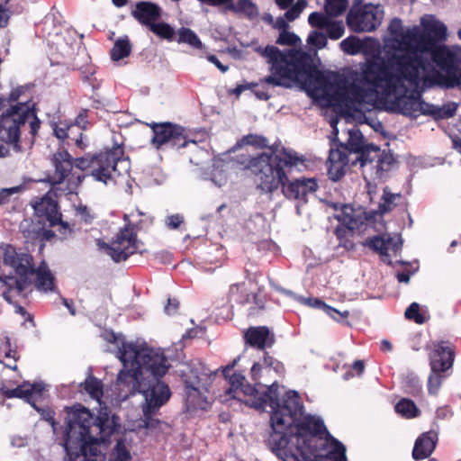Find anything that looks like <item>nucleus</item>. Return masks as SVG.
<instances>
[{"instance_id": "43", "label": "nucleus", "mask_w": 461, "mask_h": 461, "mask_svg": "<svg viewBox=\"0 0 461 461\" xmlns=\"http://www.w3.org/2000/svg\"><path fill=\"white\" fill-rule=\"evenodd\" d=\"M176 41L178 43L188 44L197 50H201L203 46L196 33L193 30L185 27H182L178 30Z\"/></svg>"}, {"instance_id": "17", "label": "nucleus", "mask_w": 461, "mask_h": 461, "mask_svg": "<svg viewBox=\"0 0 461 461\" xmlns=\"http://www.w3.org/2000/svg\"><path fill=\"white\" fill-rule=\"evenodd\" d=\"M239 361V357L235 358L230 364L222 367L221 373L226 380L230 384V387L226 390V395L230 398L237 399L240 402H244L246 405L250 407V402L260 398L261 393L256 385H251L249 383H245L246 378L240 373H230L235 367Z\"/></svg>"}, {"instance_id": "61", "label": "nucleus", "mask_w": 461, "mask_h": 461, "mask_svg": "<svg viewBox=\"0 0 461 461\" xmlns=\"http://www.w3.org/2000/svg\"><path fill=\"white\" fill-rule=\"evenodd\" d=\"M179 309V301L176 298H168L165 306V312L168 315H175Z\"/></svg>"}, {"instance_id": "34", "label": "nucleus", "mask_w": 461, "mask_h": 461, "mask_svg": "<svg viewBox=\"0 0 461 461\" xmlns=\"http://www.w3.org/2000/svg\"><path fill=\"white\" fill-rule=\"evenodd\" d=\"M402 200V194L401 192H393L389 186H384L376 206V216H384L393 212L401 203Z\"/></svg>"}, {"instance_id": "18", "label": "nucleus", "mask_w": 461, "mask_h": 461, "mask_svg": "<svg viewBox=\"0 0 461 461\" xmlns=\"http://www.w3.org/2000/svg\"><path fill=\"white\" fill-rule=\"evenodd\" d=\"M430 59L440 69L439 72L443 75H450L461 67V46H437L429 51V62Z\"/></svg>"}, {"instance_id": "7", "label": "nucleus", "mask_w": 461, "mask_h": 461, "mask_svg": "<svg viewBox=\"0 0 461 461\" xmlns=\"http://www.w3.org/2000/svg\"><path fill=\"white\" fill-rule=\"evenodd\" d=\"M23 91L15 88L11 91L7 99H5V106H10L0 115V134L6 144L13 146L16 152L22 150L21 135L28 130L30 140L34 142L41 128V120L37 117L25 103H16Z\"/></svg>"}, {"instance_id": "48", "label": "nucleus", "mask_w": 461, "mask_h": 461, "mask_svg": "<svg viewBox=\"0 0 461 461\" xmlns=\"http://www.w3.org/2000/svg\"><path fill=\"white\" fill-rule=\"evenodd\" d=\"M263 365L271 372H274L278 376H284L285 367L284 364L274 357L270 356L268 352H265L262 359Z\"/></svg>"}, {"instance_id": "13", "label": "nucleus", "mask_w": 461, "mask_h": 461, "mask_svg": "<svg viewBox=\"0 0 461 461\" xmlns=\"http://www.w3.org/2000/svg\"><path fill=\"white\" fill-rule=\"evenodd\" d=\"M123 221L125 226L120 230L115 239L107 247L108 255L117 263L126 260L138 251L140 242L137 239V230H141L145 224L153 223V219L149 216L131 224L130 216L125 214Z\"/></svg>"}, {"instance_id": "1", "label": "nucleus", "mask_w": 461, "mask_h": 461, "mask_svg": "<svg viewBox=\"0 0 461 461\" xmlns=\"http://www.w3.org/2000/svg\"><path fill=\"white\" fill-rule=\"evenodd\" d=\"M264 56L270 64V75L266 79L269 83L287 88L296 82L309 93L322 92L333 104L345 105L348 109L367 104L371 106L367 110L375 109L374 54L359 64V70L352 72L350 85L338 75H325L304 52L283 53L277 47L267 46Z\"/></svg>"}, {"instance_id": "6", "label": "nucleus", "mask_w": 461, "mask_h": 461, "mask_svg": "<svg viewBox=\"0 0 461 461\" xmlns=\"http://www.w3.org/2000/svg\"><path fill=\"white\" fill-rule=\"evenodd\" d=\"M412 74L380 92L378 101L384 100L391 108L410 117L420 114L431 115L435 119H448L453 117L457 110V104L448 102L442 106H437L421 100V92L427 86L428 73H420V78H412Z\"/></svg>"}, {"instance_id": "44", "label": "nucleus", "mask_w": 461, "mask_h": 461, "mask_svg": "<svg viewBox=\"0 0 461 461\" xmlns=\"http://www.w3.org/2000/svg\"><path fill=\"white\" fill-rule=\"evenodd\" d=\"M395 411L407 419L418 417L420 412L414 402L407 398H402L396 403Z\"/></svg>"}, {"instance_id": "4", "label": "nucleus", "mask_w": 461, "mask_h": 461, "mask_svg": "<svg viewBox=\"0 0 461 461\" xmlns=\"http://www.w3.org/2000/svg\"><path fill=\"white\" fill-rule=\"evenodd\" d=\"M301 161L295 153L284 149L278 154L263 152L249 159L246 168L254 176L257 189L262 194H272L282 188V194L289 200L308 201V195L314 194L318 188L313 177H300L289 181L286 169L298 165Z\"/></svg>"}, {"instance_id": "52", "label": "nucleus", "mask_w": 461, "mask_h": 461, "mask_svg": "<svg viewBox=\"0 0 461 461\" xmlns=\"http://www.w3.org/2000/svg\"><path fill=\"white\" fill-rule=\"evenodd\" d=\"M420 305L417 303H412L405 311V317L409 320H413L418 324L425 322V318L419 312Z\"/></svg>"}, {"instance_id": "28", "label": "nucleus", "mask_w": 461, "mask_h": 461, "mask_svg": "<svg viewBox=\"0 0 461 461\" xmlns=\"http://www.w3.org/2000/svg\"><path fill=\"white\" fill-rule=\"evenodd\" d=\"M30 278L32 279V285L39 292L49 293L55 289V276L44 260L30 274Z\"/></svg>"}, {"instance_id": "59", "label": "nucleus", "mask_w": 461, "mask_h": 461, "mask_svg": "<svg viewBox=\"0 0 461 461\" xmlns=\"http://www.w3.org/2000/svg\"><path fill=\"white\" fill-rule=\"evenodd\" d=\"M184 222L183 215L179 213L169 215L166 218L165 223L168 229H177Z\"/></svg>"}, {"instance_id": "41", "label": "nucleus", "mask_w": 461, "mask_h": 461, "mask_svg": "<svg viewBox=\"0 0 461 461\" xmlns=\"http://www.w3.org/2000/svg\"><path fill=\"white\" fill-rule=\"evenodd\" d=\"M232 1L225 3L227 8L235 13H243L248 17L253 18L258 14V7L251 0H239L236 5Z\"/></svg>"}, {"instance_id": "20", "label": "nucleus", "mask_w": 461, "mask_h": 461, "mask_svg": "<svg viewBox=\"0 0 461 461\" xmlns=\"http://www.w3.org/2000/svg\"><path fill=\"white\" fill-rule=\"evenodd\" d=\"M385 222L376 220V251L381 259L387 265H393V258H396L402 249V240L398 234L383 232Z\"/></svg>"}, {"instance_id": "22", "label": "nucleus", "mask_w": 461, "mask_h": 461, "mask_svg": "<svg viewBox=\"0 0 461 461\" xmlns=\"http://www.w3.org/2000/svg\"><path fill=\"white\" fill-rule=\"evenodd\" d=\"M31 203L41 222L48 223L50 227H54L60 222L62 214L59 211V203L50 192L42 197L32 201Z\"/></svg>"}, {"instance_id": "35", "label": "nucleus", "mask_w": 461, "mask_h": 461, "mask_svg": "<svg viewBox=\"0 0 461 461\" xmlns=\"http://www.w3.org/2000/svg\"><path fill=\"white\" fill-rule=\"evenodd\" d=\"M376 178H386L398 168V161L390 149L380 150L376 147Z\"/></svg>"}, {"instance_id": "14", "label": "nucleus", "mask_w": 461, "mask_h": 461, "mask_svg": "<svg viewBox=\"0 0 461 461\" xmlns=\"http://www.w3.org/2000/svg\"><path fill=\"white\" fill-rule=\"evenodd\" d=\"M146 124L153 132L150 144L158 150L164 146L179 149L186 147L189 142L195 143V141L187 139L185 129L179 124L170 122H152Z\"/></svg>"}, {"instance_id": "3", "label": "nucleus", "mask_w": 461, "mask_h": 461, "mask_svg": "<svg viewBox=\"0 0 461 461\" xmlns=\"http://www.w3.org/2000/svg\"><path fill=\"white\" fill-rule=\"evenodd\" d=\"M67 412L68 421L64 447L70 458L73 461H105L101 442L116 431L119 418L111 417L108 407L99 409L96 417L81 404L67 408Z\"/></svg>"}, {"instance_id": "50", "label": "nucleus", "mask_w": 461, "mask_h": 461, "mask_svg": "<svg viewBox=\"0 0 461 461\" xmlns=\"http://www.w3.org/2000/svg\"><path fill=\"white\" fill-rule=\"evenodd\" d=\"M325 29L327 30L328 37L331 40H339L345 32V27L341 21L332 22L330 20Z\"/></svg>"}, {"instance_id": "19", "label": "nucleus", "mask_w": 461, "mask_h": 461, "mask_svg": "<svg viewBox=\"0 0 461 461\" xmlns=\"http://www.w3.org/2000/svg\"><path fill=\"white\" fill-rule=\"evenodd\" d=\"M361 0H355L347 15V24L355 32H372L375 30V7L372 4L362 5Z\"/></svg>"}, {"instance_id": "56", "label": "nucleus", "mask_w": 461, "mask_h": 461, "mask_svg": "<svg viewBox=\"0 0 461 461\" xmlns=\"http://www.w3.org/2000/svg\"><path fill=\"white\" fill-rule=\"evenodd\" d=\"M307 42L317 49H322L327 45V35L322 32H312L309 35Z\"/></svg>"}, {"instance_id": "21", "label": "nucleus", "mask_w": 461, "mask_h": 461, "mask_svg": "<svg viewBox=\"0 0 461 461\" xmlns=\"http://www.w3.org/2000/svg\"><path fill=\"white\" fill-rule=\"evenodd\" d=\"M140 359L138 368L145 377H163L167 370V359L163 353L149 348H140Z\"/></svg>"}, {"instance_id": "47", "label": "nucleus", "mask_w": 461, "mask_h": 461, "mask_svg": "<svg viewBox=\"0 0 461 461\" xmlns=\"http://www.w3.org/2000/svg\"><path fill=\"white\" fill-rule=\"evenodd\" d=\"M348 5V0H326L324 7L329 16L337 17L347 10Z\"/></svg>"}, {"instance_id": "29", "label": "nucleus", "mask_w": 461, "mask_h": 461, "mask_svg": "<svg viewBox=\"0 0 461 461\" xmlns=\"http://www.w3.org/2000/svg\"><path fill=\"white\" fill-rule=\"evenodd\" d=\"M132 17L140 24L150 27L161 16V8L155 3L141 1L131 11Z\"/></svg>"}, {"instance_id": "25", "label": "nucleus", "mask_w": 461, "mask_h": 461, "mask_svg": "<svg viewBox=\"0 0 461 461\" xmlns=\"http://www.w3.org/2000/svg\"><path fill=\"white\" fill-rule=\"evenodd\" d=\"M340 144V147L330 148L327 160L328 176L333 182L339 181L345 176L348 166V151L347 147Z\"/></svg>"}, {"instance_id": "55", "label": "nucleus", "mask_w": 461, "mask_h": 461, "mask_svg": "<svg viewBox=\"0 0 461 461\" xmlns=\"http://www.w3.org/2000/svg\"><path fill=\"white\" fill-rule=\"evenodd\" d=\"M88 117V110L81 109L77 117L75 118L73 122H69L71 125H74V130L76 128L79 129L81 131H86L88 128L89 122L87 120Z\"/></svg>"}, {"instance_id": "40", "label": "nucleus", "mask_w": 461, "mask_h": 461, "mask_svg": "<svg viewBox=\"0 0 461 461\" xmlns=\"http://www.w3.org/2000/svg\"><path fill=\"white\" fill-rule=\"evenodd\" d=\"M271 371L267 368L263 363H254L250 369V378L256 384L257 386H268L264 382H271Z\"/></svg>"}, {"instance_id": "32", "label": "nucleus", "mask_w": 461, "mask_h": 461, "mask_svg": "<svg viewBox=\"0 0 461 461\" xmlns=\"http://www.w3.org/2000/svg\"><path fill=\"white\" fill-rule=\"evenodd\" d=\"M438 442V433L434 430L422 433L415 441L412 450L414 459H425L433 452Z\"/></svg>"}, {"instance_id": "27", "label": "nucleus", "mask_w": 461, "mask_h": 461, "mask_svg": "<svg viewBox=\"0 0 461 461\" xmlns=\"http://www.w3.org/2000/svg\"><path fill=\"white\" fill-rule=\"evenodd\" d=\"M52 164L55 167V172L52 176V185H59L70 175L75 159L69 152L64 149H58L52 157Z\"/></svg>"}, {"instance_id": "57", "label": "nucleus", "mask_w": 461, "mask_h": 461, "mask_svg": "<svg viewBox=\"0 0 461 461\" xmlns=\"http://www.w3.org/2000/svg\"><path fill=\"white\" fill-rule=\"evenodd\" d=\"M365 369V363L362 360H356L348 369L344 373L343 378L348 380L356 375H360Z\"/></svg>"}, {"instance_id": "31", "label": "nucleus", "mask_w": 461, "mask_h": 461, "mask_svg": "<svg viewBox=\"0 0 461 461\" xmlns=\"http://www.w3.org/2000/svg\"><path fill=\"white\" fill-rule=\"evenodd\" d=\"M428 78L429 82L425 83L427 86H436L443 89L457 88L461 90V67L450 75H443L438 70H435L431 74H428Z\"/></svg>"}, {"instance_id": "60", "label": "nucleus", "mask_w": 461, "mask_h": 461, "mask_svg": "<svg viewBox=\"0 0 461 461\" xmlns=\"http://www.w3.org/2000/svg\"><path fill=\"white\" fill-rule=\"evenodd\" d=\"M38 227L39 226H32V229L28 228L23 230V237L26 239L27 242L29 240H31L32 243H35L36 241L41 242V236L40 233H38Z\"/></svg>"}, {"instance_id": "53", "label": "nucleus", "mask_w": 461, "mask_h": 461, "mask_svg": "<svg viewBox=\"0 0 461 461\" xmlns=\"http://www.w3.org/2000/svg\"><path fill=\"white\" fill-rule=\"evenodd\" d=\"M326 313L329 316H330L332 319H334L336 321H338L341 324L349 325V322H348L349 312L348 311L340 312L335 308H332L331 306H327Z\"/></svg>"}, {"instance_id": "39", "label": "nucleus", "mask_w": 461, "mask_h": 461, "mask_svg": "<svg viewBox=\"0 0 461 461\" xmlns=\"http://www.w3.org/2000/svg\"><path fill=\"white\" fill-rule=\"evenodd\" d=\"M229 300L239 304L245 305L251 303V293L248 290L246 284L237 283L230 286Z\"/></svg>"}, {"instance_id": "64", "label": "nucleus", "mask_w": 461, "mask_h": 461, "mask_svg": "<svg viewBox=\"0 0 461 461\" xmlns=\"http://www.w3.org/2000/svg\"><path fill=\"white\" fill-rule=\"evenodd\" d=\"M301 12L302 8L300 6L294 5L285 12V17L288 21H294L300 15Z\"/></svg>"}, {"instance_id": "23", "label": "nucleus", "mask_w": 461, "mask_h": 461, "mask_svg": "<svg viewBox=\"0 0 461 461\" xmlns=\"http://www.w3.org/2000/svg\"><path fill=\"white\" fill-rule=\"evenodd\" d=\"M344 147H347V150L348 152L358 154L357 161L360 164L362 168L366 167H369L370 169L373 168V159L370 158L369 153L370 151H375V144L369 143L366 145L364 138L359 131H353L349 132V139ZM362 174L364 178L366 179L365 169H363Z\"/></svg>"}, {"instance_id": "33", "label": "nucleus", "mask_w": 461, "mask_h": 461, "mask_svg": "<svg viewBox=\"0 0 461 461\" xmlns=\"http://www.w3.org/2000/svg\"><path fill=\"white\" fill-rule=\"evenodd\" d=\"M367 42L368 44L366 45L365 41H360L357 37L349 36L340 42V48L345 53L349 55L364 52L366 54L367 59L371 55H375V38L369 37Z\"/></svg>"}, {"instance_id": "26", "label": "nucleus", "mask_w": 461, "mask_h": 461, "mask_svg": "<svg viewBox=\"0 0 461 461\" xmlns=\"http://www.w3.org/2000/svg\"><path fill=\"white\" fill-rule=\"evenodd\" d=\"M246 344L249 347L264 350L266 348H271L276 338L267 326L249 327L243 334Z\"/></svg>"}, {"instance_id": "46", "label": "nucleus", "mask_w": 461, "mask_h": 461, "mask_svg": "<svg viewBox=\"0 0 461 461\" xmlns=\"http://www.w3.org/2000/svg\"><path fill=\"white\" fill-rule=\"evenodd\" d=\"M149 29L159 38L168 41H172L176 34L174 28L163 22L155 23Z\"/></svg>"}, {"instance_id": "12", "label": "nucleus", "mask_w": 461, "mask_h": 461, "mask_svg": "<svg viewBox=\"0 0 461 461\" xmlns=\"http://www.w3.org/2000/svg\"><path fill=\"white\" fill-rule=\"evenodd\" d=\"M420 34L423 36L427 46L426 50H422L421 54L416 53L413 50L412 59V78H420V73L427 72L429 66V51L436 48L435 43L447 40V26L438 20L434 15L426 14L420 18Z\"/></svg>"}, {"instance_id": "8", "label": "nucleus", "mask_w": 461, "mask_h": 461, "mask_svg": "<svg viewBox=\"0 0 461 461\" xmlns=\"http://www.w3.org/2000/svg\"><path fill=\"white\" fill-rule=\"evenodd\" d=\"M279 384L273 380L261 397L250 402V407L264 411L268 405L271 410L270 423L273 431H282L291 429L303 415V406L296 391H287L283 399H279Z\"/></svg>"}, {"instance_id": "45", "label": "nucleus", "mask_w": 461, "mask_h": 461, "mask_svg": "<svg viewBox=\"0 0 461 461\" xmlns=\"http://www.w3.org/2000/svg\"><path fill=\"white\" fill-rule=\"evenodd\" d=\"M268 76L260 79L258 83H252L249 85V88L252 90L254 95L260 100L267 101L271 97V95L268 93V89L270 86L275 87L277 86L272 83L267 82L266 79Z\"/></svg>"}, {"instance_id": "38", "label": "nucleus", "mask_w": 461, "mask_h": 461, "mask_svg": "<svg viewBox=\"0 0 461 461\" xmlns=\"http://www.w3.org/2000/svg\"><path fill=\"white\" fill-rule=\"evenodd\" d=\"M80 389L86 392L93 400H95L99 405H102V398L104 396V384L101 380L89 375L86 379L80 384ZM104 406H100V409Z\"/></svg>"}, {"instance_id": "9", "label": "nucleus", "mask_w": 461, "mask_h": 461, "mask_svg": "<svg viewBox=\"0 0 461 461\" xmlns=\"http://www.w3.org/2000/svg\"><path fill=\"white\" fill-rule=\"evenodd\" d=\"M75 167L87 172L95 181L108 185L116 177L128 173L130 161L124 157V149L115 144L111 149L75 158Z\"/></svg>"}, {"instance_id": "63", "label": "nucleus", "mask_w": 461, "mask_h": 461, "mask_svg": "<svg viewBox=\"0 0 461 461\" xmlns=\"http://www.w3.org/2000/svg\"><path fill=\"white\" fill-rule=\"evenodd\" d=\"M421 384L419 380L416 377H412L411 379V384L406 391L412 395H418L421 392Z\"/></svg>"}, {"instance_id": "42", "label": "nucleus", "mask_w": 461, "mask_h": 461, "mask_svg": "<svg viewBox=\"0 0 461 461\" xmlns=\"http://www.w3.org/2000/svg\"><path fill=\"white\" fill-rule=\"evenodd\" d=\"M131 52V46L127 36L118 39L111 50V59L113 61H119L128 56Z\"/></svg>"}, {"instance_id": "16", "label": "nucleus", "mask_w": 461, "mask_h": 461, "mask_svg": "<svg viewBox=\"0 0 461 461\" xmlns=\"http://www.w3.org/2000/svg\"><path fill=\"white\" fill-rule=\"evenodd\" d=\"M454 351L449 345L442 342L435 346L430 357V375L428 379V391L430 394H437L442 384L443 372L453 366Z\"/></svg>"}, {"instance_id": "58", "label": "nucleus", "mask_w": 461, "mask_h": 461, "mask_svg": "<svg viewBox=\"0 0 461 461\" xmlns=\"http://www.w3.org/2000/svg\"><path fill=\"white\" fill-rule=\"evenodd\" d=\"M246 144L256 146L260 149L267 147V140L265 137L249 134L243 138Z\"/></svg>"}, {"instance_id": "24", "label": "nucleus", "mask_w": 461, "mask_h": 461, "mask_svg": "<svg viewBox=\"0 0 461 461\" xmlns=\"http://www.w3.org/2000/svg\"><path fill=\"white\" fill-rule=\"evenodd\" d=\"M44 385L41 383L31 384L23 382L14 389L2 388V393L5 398H19L30 403L35 410L40 411L36 402L43 395Z\"/></svg>"}, {"instance_id": "15", "label": "nucleus", "mask_w": 461, "mask_h": 461, "mask_svg": "<svg viewBox=\"0 0 461 461\" xmlns=\"http://www.w3.org/2000/svg\"><path fill=\"white\" fill-rule=\"evenodd\" d=\"M162 377L142 378V385L139 393L144 397L143 416L151 419L158 409L166 404L171 396L168 385L161 381Z\"/></svg>"}, {"instance_id": "11", "label": "nucleus", "mask_w": 461, "mask_h": 461, "mask_svg": "<svg viewBox=\"0 0 461 461\" xmlns=\"http://www.w3.org/2000/svg\"><path fill=\"white\" fill-rule=\"evenodd\" d=\"M334 218L340 223L334 230L339 240V246L350 251L354 249L353 236L356 230L363 233L367 227L375 226V211L367 212L361 206H340V212L335 213Z\"/></svg>"}, {"instance_id": "54", "label": "nucleus", "mask_w": 461, "mask_h": 461, "mask_svg": "<svg viewBox=\"0 0 461 461\" xmlns=\"http://www.w3.org/2000/svg\"><path fill=\"white\" fill-rule=\"evenodd\" d=\"M300 41V38L294 32L282 31L276 40L279 45L294 46Z\"/></svg>"}, {"instance_id": "62", "label": "nucleus", "mask_w": 461, "mask_h": 461, "mask_svg": "<svg viewBox=\"0 0 461 461\" xmlns=\"http://www.w3.org/2000/svg\"><path fill=\"white\" fill-rule=\"evenodd\" d=\"M38 233H40L41 236V249L44 247V241L50 240L55 237V233L53 230H46L43 227H38Z\"/></svg>"}, {"instance_id": "2", "label": "nucleus", "mask_w": 461, "mask_h": 461, "mask_svg": "<svg viewBox=\"0 0 461 461\" xmlns=\"http://www.w3.org/2000/svg\"><path fill=\"white\" fill-rule=\"evenodd\" d=\"M267 445L282 461H347L345 446L323 420L311 415L299 418L287 430L271 432Z\"/></svg>"}, {"instance_id": "36", "label": "nucleus", "mask_w": 461, "mask_h": 461, "mask_svg": "<svg viewBox=\"0 0 461 461\" xmlns=\"http://www.w3.org/2000/svg\"><path fill=\"white\" fill-rule=\"evenodd\" d=\"M53 131L54 135L61 140L71 139L75 141V145L81 149H85L87 147V144L84 141L85 136L83 132H79L77 137H73L75 134L74 125H71L67 122L59 121V122L55 123Z\"/></svg>"}, {"instance_id": "10", "label": "nucleus", "mask_w": 461, "mask_h": 461, "mask_svg": "<svg viewBox=\"0 0 461 461\" xmlns=\"http://www.w3.org/2000/svg\"><path fill=\"white\" fill-rule=\"evenodd\" d=\"M4 263L14 268L17 275V276H5L0 277L5 286L2 295L6 302L13 303L12 293L26 296L24 291L32 285L30 274L35 269L36 266L32 255L21 249L18 250L12 245H7L5 249Z\"/></svg>"}, {"instance_id": "30", "label": "nucleus", "mask_w": 461, "mask_h": 461, "mask_svg": "<svg viewBox=\"0 0 461 461\" xmlns=\"http://www.w3.org/2000/svg\"><path fill=\"white\" fill-rule=\"evenodd\" d=\"M142 378H146L144 374L138 367L131 369H122L118 375L116 383L119 386L126 388L129 395H134L140 393L142 385Z\"/></svg>"}, {"instance_id": "51", "label": "nucleus", "mask_w": 461, "mask_h": 461, "mask_svg": "<svg viewBox=\"0 0 461 461\" xmlns=\"http://www.w3.org/2000/svg\"><path fill=\"white\" fill-rule=\"evenodd\" d=\"M330 19L323 14L313 12L308 17V23L312 27L325 29Z\"/></svg>"}, {"instance_id": "49", "label": "nucleus", "mask_w": 461, "mask_h": 461, "mask_svg": "<svg viewBox=\"0 0 461 461\" xmlns=\"http://www.w3.org/2000/svg\"><path fill=\"white\" fill-rule=\"evenodd\" d=\"M131 458L130 451L127 449L123 441L119 440L113 452L109 461H130Z\"/></svg>"}, {"instance_id": "37", "label": "nucleus", "mask_w": 461, "mask_h": 461, "mask_svg": "<svg viewBox=\"0 0 461 461\" xmlns=\"http://www.w3.org/2000/svg\"><path fill=\"white\" fill-rule=\"evenodd\" d=\"M140 348L132 343L123 342L119 348L118 357L124 367L131 365V367H138L140 359Z\"/></svg>"}, {"instance_id": "5", "label": "nucleus", "mask_w": 461, "mask_h": 461, "mask_svg": "<svg viewBox=\"0 0 461 461\" xmlns=\"http://www.w3.org/2000/svg\"><path fill=\"white\" fill-rule=\"evenodd\" d=\"M388 31L391 37L385 41V47L394 50V54L384 69L376 68V104L380 92L411 75L413 50L421 54L427 46L418 25L404 30L402 20L394 18L391 21Z\"/></svg>"}]
</instances>
